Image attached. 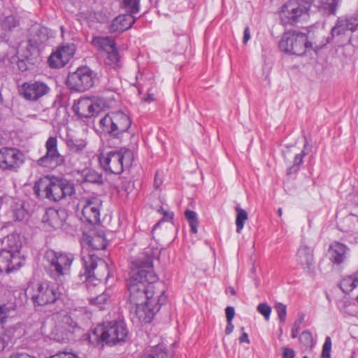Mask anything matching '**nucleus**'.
<instances>
[{
  "label": "nucleus",
  "mask_w": 358,
  "mask_h": 358,
  "mask_svg": "<svg viewBox=\"0 0 358 358\" xmlns=\"http://www.w3.org/2000/svg\"><path fill=\"white\" fill-rule=\"evenodd\" d=\"M130 304L151 303L157 300L159 291L164 289V285L158 281L153 271V259L151 255L141 254L132 262L129 278L127 280Z\"/></svg>",
  "instance_id": "nucleus-1"
},
{
  "label": "nucleus",
  "mask_w": 358,
  "mask_h": 358,
  "mask_svg": "<svg viewBox=\"0 0 358 358\" xmlns=\"http://www.w3.org/2000/svg\"><path fill=\"white\" fill-rule=\"evenodd\" d=\"M34 192L38 198L59 201L73 194L75 187L67 180L46 176L35 182Z\"/></svg>",
  "instance_id": "nucleus-2"
},
{
  "label": "nucleus",
  "mask_w": 358,
  "mask_h": 358,
  "mask_svg": "<svg viewBox=\"0 0 358 358\" xmlns=\"http://www.w3.org/2000/svg\"><path fill=\"white\" fill-rule=\"evenodd\" d=\"M127 334L124 322L112 321L106 324H98L88 334V340L92 345L103 348L104 343L113 345L124 341Z\"/></svg>",
  "instance_id": "nucleus-3"
},
{
  "label": "nucleus",
  "mask_w": 358,
  "mask_h": 358,
  "mask_svg": "<svg viewBox=\"0 0 358 358\" xmlns=\"http://www.w3.org/2000/svg\"><path fill=\"white\" fill-rule=\"evenodd\" d=\"M44 259L48 275L56 282L62 283L70 274L74 256L69 252L48 250Z\"/></svg>",
  "instance_id": "nucleus-4"
},
{
  "label": "nucleus",
  "mask_w": 358,
  "mask_h": 358,
  "mask_svg": "<svg viewBox=\"0 0 358 358\" xmlns=\"http://www.w3.org/2000/svg\"><path fill=\"white\" fill-rule=\"evenodd\" d=\"M82 262L85 268V281L89 289L99 285L108 278V264L103 259L96 256L94 251L83 250Z\"/></svg>",
  "instance_id": "nucleus-5"
},
{
  "label": "nucleus",
  "mask_w": 358,
  "mask_h": 358,
  "mask_svg": "<svg viewBox=\"0 0 358 358\" xmlns=\"http://www.w3.org/2000/svg\"><path fill=\"white\" fill-rule=\"evenodd\" d=\"M134 159L133 152L128 148L102 153L99 157L101 166L108 173L120 174L131 166Z\"/></svg>",
  "instance_id": "nucleus-6"
},
{
  "label": "nucleus",
  "mask_w": 358,
  "mask_h": 358,
  "mask_svg": "<svg viewBox=\"0 0 358 358\" xmlns=\"http://www.w3.org/2000/svg\"><path fill=\"white\" fill-rule=\"evenodd\" d=\"M129 117L122 111L108 113L99 120V127L102 132L122 141L124 135L131 127Z\"/></svg>",
  "instance_id": "nucleus-7"
},
{
  "label": "nucleus",
  "mask_w": 358,
  "mask_h": 358,
  "mask_svg": "<svg viewBox=\"0 0 358 358\" xmlns=\"http://www.w3.org/2000/svg\"><path fill=\"white\" fill-rule=\"evenodd\" d=\"M165 290L159 291L157 300L151 303H138L130 304V315L132 322L136 324H148L151 322L155 315L159 310L161 306L166 301Z\"/></svg>",
  "instance_id": "nucleus-8"
},
{
  "label": "nucleus",
  "mask_w": 358,
  "mask_h": 358,
  "mask_svg": "<svg viewBox=\"0 0 358 358\" xmlns=\"http://www.w3.org/2000/svg\"><path fill=\"white\" fill-rule=\"evenodd\" d=\"M28 295L36 307L55 303L60 299L62 293L57 287L49 282H43L29 286Z\"/></svg>",
  "instance_id": "nucleus-9"
},
{
  "label": "nucleus",
  "mask_w": 358,
  "mask_h": 358,
  "mask_svg": "<svg viewBox=\"0 0 358 358\" xmlns=\"http://www.w3.org/2000/svg\"><path fill=\"white\" fill-rule=\"evenodd\" d=\"M279 48L285 53L301 56L307 49L312 48V43L308 41L306 34L296 31H287L280 39Z\"/></svg>",
  "instance_id": "nucleus-10"
},
{
  "label": "nucleus",
  "mask_w": 358,
  "mask_h": 358,
  "mask_svg": "<svg viewBox=\"0 0 358 358\" xmlns=\"http://www.w3.org/2000/svg\"><path fill=\"white\" fill-rule=\"evenodd\" d=\"M310 5L308 2L301 0H289L282 5L279 12L280 19L282 24H294L299 17L306 14Z\"/></svg>",
  "instance_id": "nucleus-11"
},
{
  "label": "nucleus",
  "mask_w": 358,
  "mask_h": 358,
  "mask_svg": "<svg viewBox=\"0 0 358 358\" xmlns=\"http://www.w3.org/2000/svg\"><path fill=\"white\" fill-rule=\"evenodd\" d=\"M102 201L96 196L82 198L78 205V212L80 211V220L91 224H95L100 221V210Z\"/></svg>",
  "instance_id": "nucleus-12"
},
{
  "label": "nucleus",
  "mask_w": 358,
  "mask_h": 358,
  "mask_svg": "<svg viewBox=\"0 0 358 358\" xmlns=\"http://www.w3.org/2000/svg\"><path fill=\"white\" fill-rule=\"evenodd\" d=\"M95 77L96 74L92 69L82 66L69 75L66 84L73 90L84 92L94 85Z\"/></svg>",
  "instance_id": "nucleus-13"
},
{
  "label": "nucleus",
  "mask_w": 358,
  "mask_h": 358,
  "mask_svg": "<svg viewBox=\"0 0 358 358\" xmlns=\"http://www.w3.org/2000/svg\"><path fill=\"white\" fill-rule=\"evenodd\" d=\"M108 107L103 98L91 99L85 97L78 100L73 106V111L81 118H89L98 115Z\"/></svg>",
  "instance_id": "nucleus-14"
},
{
  "label": "nucleus",
  "mask_w": 358,
  "mask_h": 358,
  "mask_svg": "<svg viewBox=\"0 0 358 358\" xmlns=\"http://www.w3.org/2000/svg\"><path fill=\"white\" fill-rule=\"evenodd\" d=\"M346 31L352 32L348 41L351 44L358 48V14L346 16L338 19L336 24L331 29L333 37L344 35Z\"/></svg>",
  "instance_id": "nucleus-15"
},
{
  "label": "nucleus",
  "mask_w": 358,
  "mask_h": 358,
  "mask_svg": "<svg viewBox=\"0 0 358 358\" xmlns=\"http://www.w3.org/2000/svg\"><path fill=\"white\" fill-rule=\"evenodd\" d=\"M57 138L50 136L45 142V154L37 160V164L46 168L54 169L62 165L64 157L59 152Z\"/></svg>",
  "instance_id": "nucleus-16"
},
{
  "label": "nucleus",
  "mask_w": 358,
  "mask_h": 358,
  "mask_svg": "<svg viewBox=\"0 0 358 358\" xmlns=\"http://www.w3.org/2000/svg\"><path fill=\"white\" fill-rule=\"evenodd\" d=\"M52 319L55 322L52 331L54 338L59 342H64L73 333L76 323L65 312L54 314Z\"/></svg>",
  "instance_id": "nucleus-17"
},
{
  "label": "nucleus",
  "mask_w": 358,
  "mask_h": 358,
  "mask_svg": "<svg viewBox=\"0 0 358 358\" xmlns=\"http://www.w3.org/2000/svg\"><path fill=\"white\" fill-rule=\"evenodd\" d=\"M24 163V155L17 148L3 147L0 149V168L17 171Z\"/></svg>",
  "instance_id": "nucleus-18"
},
{
  "label": "nucleus",
  "mask_w": 358,
  "mask_h": 358,
  "mask_svg": "<svg viewBox=\"0 0 358 358\" xmlns=\"http://www.w3.org/2000/svg\"><path fill=\"white\" fill-rule=\"evenodd\" d=\"M75 52L76 45L73 43L59 46L48 58L50 66L52 68L64 67L73 58Z\"/></svg>",
  "instance_id": "nucleus-19"
},
{
  "label": "nucleus",
  "mask_w": 358,
  "mask_h": 358,
  "mask_svg": "<svg viewBox=\"0 0 358 358\" xmlns=\"http://www.w3.org/2000/svg\"><path fill=\"white\" fill-rule=\"evenodd\" d=\"M50 88L42 82L24 83L20 88V94L28 101H35L48 93Z\"/></svg>",
  "instance_id": "nucleus-20"
},
{
  "label": "nucleus",
  "mask_w": 358,
  "mask_h": 358,
  "mask_svg": "<svg viewBox=\"0 0 358 358\" xmlns=\"http://www.w3.org/2000/svg\"><path fill=\"white\" fill-rule=\"evenodd\" d=\"M23 259L21 255L17 253H10L6 249L0 251V273H9L13 270L18 269L21 267Z\"/></svg>",
  "instance_id": "nucleus-21"
},
{
  "label": "nucleus",
  "mask_w": 358,
  "mask_h": 358,
  "mask_svg": "<svg viewBox=\"0 0 358 358\" xmlns=\"http://www.w3.org/2000/svg\"><path fill=\"white\" fill-rule=\"evenodd\" d=\"M296 259L306 272L313 273L315 270L313 250L307 245L302 243L297 250Z\"/></svg>",
  "instance_id": "nucleus-22"
},
{
  "label": "nucleus",
  "mask_w": 358,
  "mask_h": 358,
  "mask_svg": "<svg viewBox=\"0 0 358 358\" xmlns=\"http://www.w3.org/2000/svg\"><path fill=\"white\" fill-rule=\"evenodd\" d=\"M136 18L131 14L120 15L111 22L109 31L111 33L123 32L135 23Z\"/></svg>",
  "instance_id": "nucleus-23"
},
{
  "label": "nucleus",
  "mask_w": 358,
  "mask_h": 358,
  "mask_svg": "<svg viewBox=\"0 0 358 358\" xmlns=\"http://www.w3.org/2000/svg\"><path fill=\"white\" fill-rule=\"evenodd\" d=\"M349 252V248L340 242H333L329 248V254L330 259L332 262L336 264H342L345 259Z\"/></svg>",
  "instance_id": "nucleus-24"
},
{
  "label": "nucleus",
  "mask_w": 358,
  "mask_h": 358,
  "mask_svg": "<svg viewBox=\"0 0 358 358\" xmlns=\"http://www.w3.org/2000/svg\"><path fill=\"white\" fill-rule=\"evenodd\" d=\"M84 239L87 245L94 250H103L107 243L103 231H92L90 234H84Z\"/></svg>",
  "instance_id": "nucleus-25"
},
{
  "label": "nucleus",
  "mask_w": 358,
  "mask_h": 358,
  "mask_svg": "<svg viewBox=\"0 0 358 358\" xmlns=\"http://www.w3.org/2000/svg\"><path fill=\"white\" fill-rule=\"evenodd\" d=\"M42 222L45 226L52 229H58L62 225V220L59 216V211L54 208L46 210L43 215Z\"/></svg>",
  "instance_id": "nucleus-26"
},
{
  "label": "nucleus",
  "mask_w": 358,
  "mask_h": 358,
  "mask_svg": "<svg viewBox=\"0 0 358 358\" xmlns=\"http://www.w3.org/2000/svg\"><path fill=\"white\" fill-rule=\"evenodd\" d=\"M92 45L99 50L107 52L116 46V43L110 36H94L91 41Z\"/></svg>",
  "instance_id": "nucleus-27"
},
{
  "label": "nucleus",
  "mask_w": 358,
  "mask_h": 358,
  "mask_svg": "<svg viewBox=\"0 0 358 358\" xmlns=\"http://www.w3.org/2000/svg\"><path fill=\"white\" fill-rule=\"evenodd\" d=\"M140 358H171V355L162 345L146 348Z\"/></svg>",
  "instance_id": "nucleus-28"
},
{
  "label": "nucleus",
  "mask_w": 358,
  "mask_h": 358,
  "mask_svg": "<svg viewBox=\"0 0 358 358\" xmlns=\"http://www.w3.org/2000/svg\"><path fill=\"white\" fill-rule=\"evenodd\" d=\"M113 295V291L111 288L106 289L105 291L98 296L92 298L90 300L92 304L97 306L99 310H104L111 301V297Z\"/></svg>",
  "instance_id": "nucleus-29"
},
{
  "label": "nucleus",
  "mask_w": 358,
  "mask_h": 358,
  "mask_svg": "<svg viewBox=\"0 0 358 358\" xmlns=\"http://www.w3.org/2000/svg\"><path fill=\"white\" fill-rule=\"evenodd\" d=\"M87 143L81 138H68L66 145L69 150L73 153L82 154L87 148Z\"/></svg>",
  "instance_id": "nucleus-30"
},
{
  "label": "nucleus",
  "mask_w": 358,
  "mask_h": 358,
  "mask_svg": "<svg viewBox=\"0 0 358 358\" xmlns=\"http://www.w3.org/2000/svg\"><path fill=\"white\" fill-rule=\"evenodd\" d=\"M340 288L345 293L352 292L358 287V271L352 275H348L342 279L340 282Z\"/></svg>",
  "instance_id": "nucleus-31"
},
{
  "label": "nucleus",
  "mask_w": 358,
  "mask_h": 358,
  "mask_svg": "<svg viewBox=\"0 0 358 358\" xmlns=\"http://www.w3.org/2000/svg\"><path fill=\"white\" fill-rule=\"evenodd\" d=\"M6 243L8 247V249H6L7 251L10 252V253L20 255L21 243L19 240L18 234H11L8 235L6 237Z\"/></svg>",
  "instance_id": "nucleus-32"
},
{
  "label": "nucleus",
  "mask_w": 358,
  "mask_h": 358,
  "mask_svg": "<svg viewBox=\"0 0 358 358\" xmlns=\"http://www.w3.org/2000/svg\"><path fill=\"white\" fill-rule=\"evenodd\" d=\"M236 231L240 234L243 229L245 221L248 218V215L246 210L240 208L239 206L236 207Z\"/></svg>",
  "instance_id": "nucleus-33"
},
{
  "label": "nucleus",
  "mask_w": 358,
  "mask_h": 358,
  "mask_svg": "<svg viewBox=\"0 0 358 358\" xmlns=\"http://www.w3.org/2000/svg\"><path fill=\"white\" fill-rule=\"evenodd\" d=\"M141 0H122L123 8L133 15L137 14L140 11Z\"/></svg>",
  "instance_id": "nucleus-34"
},
{
  "label": "nucleus",
  "mask_w": 358,
  "mask_h": 358,
  "mask_svg": "<svg viewBox=\"0 0 358 358\" xmlns=\"http://www.w3.org/2000/svg\"><path fill=\"white\" fill-rule=\"evenodd\" d=\"M106 52L108 54L106 59V64L113 67L118 66L120 57L116 46Z\"/></svg>",
  "instance_id": "nucleus-35"
},
{
  "label": "nucleus",
  "mask_w": 358,
  "mask_h": 358,
  "mask_svg": "<svg viewBox=\"0 0 358 358\" xmlns=\"http://www.w3.org/2000/svg\"><path fill=\"white\" fill-rule=\"evenodd\" d=\"M83 176L85 182L91 183H99L102 181V176L96 171L91 169H85L83 171Z\"/></svg>",
  "instance_id": "nucleus-36"
},
{
  "label": "nucleus",
  "mask_w": 358,
  "mask_h": 358,
  "mask_svg": "<svg viewBox=\"0 0 358 358\" xmlns=\"http://www.w3.org/2000/svg\"><path fill=\"white\" fill-rule=\"evenodd\" d=\"M185 215L189 224L191 231L194 234L197 233L198 218L196 213L187 210L185 212Z\"/></svg>",
  "instance_id": "nucleus-37"
},
{
  "label": "nucleus",
  "mask_w": 358,
  "mask_h": 358,
  "mask_svg": "<svg viewBox=\"0 0 358 358\" xmlns=\"http://www.w3.org/2000/svg\"><path fill=\"white\" fill-rule=\"evenodd\" d=\"M35 48L31 45H27L26 48H20L17 50L18 58L24 59L29 63H31V56Z\"/></svg>",
  "instance_id": "nucleus-38"
},
{
  "label": "nucleus",
  "mask_w": 358,
  "mask_h": 358,
  "mask_svg": "<svg viewBox=\"0 0 358 358\" xmlns=\"http://www.w3.org/2000/svg\"><path fill=\"white\" fill-rule=\"evenodd\" d=\"M321 3L328 14H335L340 0H321Z\"/></svg>",
  "instance_id": "nucleus-39"
},
{
  "label": "nucleus",
  "mask_w": 358,
  "mask_h": 358,
  "mask_svg": "<svg viewBox=\"0 0 358 358\" xmlns=\"http://www.w3.org/2000/svg\"><path fill=\"white\" fill-rule=\"evenodd\" d=\"M18 20L14 15H8L4 18L1 23L2 28L10 31L18 25Z\"/></svg>",
  "instance_id": "nucleus-40"
},
{
  "label": "nucleus",
  "mask_w": 358,
  "mask_h": 358,
  "mask_svg": "<svg viewBox=\"0 0 358 358\" xmlns=\"http://www.w3.org/2000/svg\"><path fill=\"white\" fill-rule=\"evenodd\" d=\"M275 309L280 320V323L282 324H285L287 315L286 306L282 303H278L275 306Z\"/></svg>",
  "instance_id": "nucleus-41"
},
{
  "label": "nucleus",
  "mask_w": 358,
  "mask_h": 358,
  "mask_svg": "<svg viewBox=\"0 0 358 358\" xmlns=\"http://www.w3.org/2000/svg\"><path fill=\"white\" fill-rule=\"evenodd\" d=\"M304 321V315L303 314H299L298 315L297 320L294 322L292 328V337L293 338H295L297 337L298 334L301 329V324Z\"/></svg>",
  "instance_id": "nucleus-42"
},
{
  "label": "nucleus",
  "mask_w": 358,
  "mask_h": 358,
  "mask_svg": "<svg viewBox=\"0 0 358 358\" xmlns=\"http://www.w3.org/2000/svg\"><path fill=\"white\" fill-rule=\"evenodd\" d=\"M257 311L264 317L266 320H268L271 313V308L266 303H259L257 307Z\"/></svg>",
  "instance_id": "nucleus-43"
},
{
  "label": "nucleus",
  "mask_w": 358,
  "mask_h": 358,
  "mask_svg": "<svg viewBox=\"0 0 358 358\" xmlns=\"http://www.w3.org/2000/svg\"><path fill=\"white\" fill-rule=\"evenodd\" d=\"M331 339L329 336H327L324 343L322 346L321 357L322 358H331Z\"/></svg>",
  "instance_id": "nucleus-44"
},
{
  "label": "nucleus",
  "mask_w": 358,
  "mask_h": 358,
  "mask_svg": "<svg viewBox=\"0 0 358 358\" xmlns=\"http://www.w3.org/2000/svg\"><path fill=\"white\" fill-rule=\"evenodd\" d=\"M300 342L306 346H309L313 342V336L309 331H303L299 336Z\"/></svg>",
  "instance_id": "nucleus-45"
},
{
  "label": "nucleus",
  "mask_w": 358,
  "mask_h": 358,
  "mask_svg": "<svg viewBox=\"0 0 358 358\" xmlns=\"http://www.w3.org/2000/svg\"><path fill=\"white\" fill-rule=\"evenodd\" d=\"M306 155L304 150L301 151V153L296 154L294 159V164L290 168V170L293 169L294 171H296L297 168L303 163V157Z\"/></svg>",
  "instance_id": "nucleus-46"
},
{
  "label": "nucleus",
  "mask_w": 358,
  "mask_h": 358,
  "mask_svg": "<svg viewBox=\"0 0 358 358\" xmlns=\"http://www.w3.org/2000/svg\"><path fill=\"white\" fill-rule=\"evenodd\" d=\"M163 172L161 171H157L155 173V179H154V187L156 189H159L161 185L163 183Z\"/></svg>",
  "instance_id": "nucleus-47"
},
{
  "label": "nucleus",
  "mask_w": 358,
  "mask_h": 358,
  "mask_svg": "<svg viewBox=\"0 0 358 358\" xmlns=\"http://www.w3.org/2000/svg\"><path fill=\"white\" fill-rule=\"evenodd\" d=\"M8 313V308L6 305L0 306V326H1L7 317Z\"/></svg>",
  "instance_id": "nucleus-48"
},
{
  "label": "nucleus",
  "mask_w": 358,
  "mask_h": 358,
  "mask_svg": "<svg viewBox=\"0 0 358 358\" xmlns=\"http://www.w3.org/2000/svg\"><path fill=\"white\" fill-rule=\"evenodd\" d=\"M50 358H79L76 355L70 353V352H59Z\"/></svg>",
  "instance_id": "nucleus-49"
},
{
  "label": "nucleus",
  "mask_w": 358,
  "mask_h": 358,
  "mask_svg": "<svg viewBox=\"0 0 358 358\" xmlns=\"http://www.w3.org/2000/svg\"><path fill=\"white\" fill-rule=\"evenodd\" d=\"M227 322L232 321L235 315V310L232 306H228L225 309Z\"/></svg>",
  "instance_id": "nucleus-50"
},
{
  "label": "nucleus",
  "mask_w": 358,
  "mask_h": 358,
  "mask_svg": "<svg viewBox=\"0 0 358 358\" xmlns=\"http://www.w3.org/2000/svg\"><path fill=\"white\" fill-rule=\"evenodd\" d=\"M282 358H294L295 352L294 350L284 347L282 348Z\"/></svg>",
  "instance_id": "nucleus-51"
},
{
  "label": "nucleus",
  "mask_w": 358,
  "mask_h": 358,
  "mask_svg": "<svg viewBox=\"0 0 358 358\" xmlns=\"http://www.w3.org/2000/svg\"><path fill=\"white\" fill-rule=\"evenodd\" d=\"M27 64H29L28 62H27L24 59L19 58V61L17 62V66L18 69L22 71H24L28 69V65Z\"/></svg>",
  "instance_id": "nucleus-52"
},
{
  "label": "nucleus",
  "mask_w": 358,
  "mask_h": 358,
  "mask_svg": "<svg viewBox=\"0 0 358 358\" xmlns=\"http://www.w3.org/2000/svg\"><path fill=\"white\" fill-rule=\"evenodd\" d=\"M250 39V28L248 27H246L244 29L243 32V43H247L248 41Z\"/></svg>",
  "instance_id": "nucleus-53"
},
{
  "label": "nucleus",
  "mask_w": 358,
  "mask_h": 358,
  "mask_svg": "<svg viewBox=\"0 0 358 358\" xmlns=\"http://www.w3.org/2000/svg\"><path fill=\"white\" fill-rule=\"evenodd\" d=\"M355 220L358 222V213L357 215L350 214L348 216H347L344 220L345 222H352Z\"/></svg>",
  "instance_id": "nucleus-54"
},
{
  "label": "nucleus",
  "mask_w": 358,
  "mask_h": 358,
  "mask_svg": "<svg viewBox=\"0 0 358 358\" xmlns=\"http://www.w3.org/2000/svg\"><path fill=\"white\" fill-rule=\"evenodd\" d=\"M234 328V324H232V321L227 322V325L225 329V334L227 335L230 334L233 331Z\"/></svg>",
  "instance_id": "nucleus-55"
},
{
  "label": "nucleus",
  "mask_w": 358,
  "mask_h": 358,
  "mask_svg": "<svg viewBox=\"0 0 358 358\" xmlns=\"http://www.w3.org/2000/svg\"><path fill=\"white\" fill-rule=\"evenodd\" d=\"M239 341L241 343H250V340L248 338V335L247 333H243V334L241 335V336L239 338Z\"/></svg>",
  "instance_id": "nucleus-56"
},
{
  "label": "nucleus",
  "mask_w": 358,
  "mask_h": 358,
  "mask_svg": "<svg viewBox=\"0 0 358 358\" xmlns=\"http://www.w3.org/2000/svg\"><path fill=\"white\" fill-rule=\"evenodd\" d=\"M278 215H279L280 217V216H282V208H278Z\"/></svg>",
  "instance_id": "nucleus-57"
},
{
  "label": "nucleus",
  "mask_w": 358,
  "mask_h": 358,
  "mask_svg": "<svg viewBox=\"0 0 358 358\" xmlns=\"http://www.w3.org/2000/svg\"><path fill=\"white\" fill-rule=\"evenodd\" d=\"M231 292L232 294H236V292H235V290L234 289H231Z\"/></svg>",
  "instance_id": "nucleus-58"
},
{
  "label": "nucleus",
  "mask_w": 358,
  "mask_h": 358,
  "mask_svg": "<svg viewBox=\"0 0 358 358\" xmlns=\"http://www.w3.org/2000/svg\"><path fill=\"white\" fill-rule=\"evenodd\" d=\"M159 212H161V211L162 212V211H163V208H161L159 210Z\"/></svg>",
  "instance_id": "nucleus-59"
},
{
  "label": "nucleus",
  "mask_w": 358,
  "mask_h": 358,
  "mask_svg": "<svg viewBox=\"0 0 358 358\" xmlns=\"http://www.w3.org/2000/svg\"><path fill=\"white\" fill-rule=\"evenodd\" d=\"M163 214H164V215H166L167 213H166V212H164V211H163Z\"/></svg>",
  "instance_id": "nucleus-60"
},
{
  "label": "nucleus",
  "mask_w": 358,
  "mask_h": 358,
  "mask_svg": "<svg viewBox=\"0 0 358 358\" xmlns=\"http://www.w3.org/2000/svg\"><path fill=\"white\" fill-rule=\"evenodd\" d=\"M303 358H308V357H306V356H305V357H303Z\"/></svg>",
  "instance_id": "nucleus-61"
},
{
  "label": "nucleus",
  "mask_w": 358,
  "mask_h": 358,
  "mask_svg": "<svg viewBox=\"0 0 358 358\" xmlns=\"http://www.w3.org/2000/svg\"><path fill=\"white\" fill-rule=\"evenodd\" d=\"M150 1H152V0H149Z\"/></svg>",
  "instance_id": "nucleus-62"
},
{
  "label": "nucleus",
  "mask_w": 358,
  "mask_h": 358,
  "mask_svg": "<svg viewBox=\"0 0 358 358\" xmlns=\"http://www.w3.org/2000/svg\"><path fill=\"white\" fill-rule=\"evenodd\" d=\"M357 301H358V296H357Z\"/></svg>",
  "instance_id": "nucleus-63"
}]
</instances>
